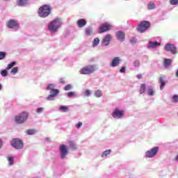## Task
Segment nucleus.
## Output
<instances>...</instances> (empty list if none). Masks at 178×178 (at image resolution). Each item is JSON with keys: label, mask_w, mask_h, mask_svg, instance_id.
<instances>
[{"label": "nucleus", "mask_w": 178, "mask_h": 178, "mask_svg": "<svg viewBox=\"0 0 178 178\" xmlns=\"http://www.w3.org/2000/svg\"><path fill=\"white\" fill-rule=\"evenodd\" d=\"M51 10L52 8L49 5L44 4L38 9V13L40 17L45 18L51 15Z\"/></svg>", "instance_id": "nucleus-1"}, {"label": "nucleus", "mask_w": 178, "mask_h": 178, "mask_svg": "<svg viewBox=\"0 0 178 178\" xmlns=\"http://www.w3.org/2000/svg\"><path fill=\"white\" fill-rule=\"evenodd\" d=\"M60 18H56L48 24V30L51 33H56L60 28Z\"/></svg>", "instance_id": "nucleus-2"}, {"label": "nucleus", "mask_w": 178, "mask_h": 178, "mask_svg": "<svg viewBox=\"0 0 178 178\" xmlns=\"http://www.w3.org/2000/svg\"><path fill=\"white\" fill-rule=\"evenodd\" d=\"M95 70H97V67H95V65H86L82 69H81L79 72L81 74H92V73H94Z\"/></svg>", "instance_id": "nucleus-3"}, {"label": "nucleus", "mask_w": 178, "mask_h": 178, "mask_svg": "<svg viewBox=\"0 0 178 178\" xmlns=\"http://www.w3.org/2000/svg\"><path fill=\"white\" fill-rule=\"evenodd\" d=\"M151 27V23L148 21H142L140 22L137 31L139 33H145V31H147V30Z\"/></svg>", "instance_id": "nucleus-4"}, {"label": "nucleus", "mask_w": 178, "mask_h": 178, "mask_svg": "<svg viewBox=\"0 0 178 178\" xmlns=\"http://www.w3.org/2000/svg\"><path fill=\"white\" fill-rule=\"evenodd\" d=\"M29 118V113L26 112H23L21 114L15 116V120L17 124H22V123H24L27 118Z\"/></svg>", "instance_id": "nucleus-5"}, {"label": "nucleus", "mask_w": 178, "mask_h": 178, "mask_svg": "<svg viewBox=\"0 0 178 178\" xmlns=\"http://www.w3.org/2000/svg\"><path fill=\"white\" fill-rule=\"evenodd\" d=\"M11 145L15 149H22L24 147L23 141L19 138H14L11 140Z\"/></svg>", "instance_id": "nucleus-6"}, {"label": "nucleus", "mask_w": 178, "mask_h": 178, "mask_svg": "<svg viewBox=\"0 0 178 178\" xmlns=\"http://www.w3.org/2000/svg\"><path fill=\"white\" fill-rule=\"evenodd\" d=\"M159 152V147H154L145 152V157L154 158V156H156V155H158Z\"/></svg>", "instance_id": "nucleus-7"}, {"label": "nucleus", "mask_w": 178, "mask_h": 178, "mask_svg": "<svg viewBox=\"0 0 178 178\" xmlns=\"http://www.w3.org/2000/svg\"><path fill=\"white\" fill-rule=\"evenodd\" d=\"M60 152L61 159H65L67 154H69L70 152L69 148H67V146H66L65 145L62 144L60 145Z\"/></svg>", "instance_id": "nucleus-8"}, {"label": "nucleus", "mask_w": 178, "mask_h": 178, "mask_svg": "<svg viewBox=\"0 0 178 178\" xmlns=\"http://www.w3.org/2000/svg\"><path fill=\"white\" fill-rule=\"evenodd\" d=\"M165 51H167V52H170L172 55H176L178 54L177 47L172 44H165Z\"/></svg>", "instance_id": "nucleus-9"}, {"label": "nucleus", "mask_w": 178, "mask_h": 178, "mask_svg": "<svg viewBox=\"0 0 178 178\" xmlns=\"http://www.w3.org/2000/svg\"><path fill=\"white\" fill-rule=\"evenodd\" d=\"M112 116L115 119H122L124 116V111L115 108L112 113Z\"/></svg>", "instance_id": "nucleus-10"}, {"label": "nucleus", "mask_w": 178, "mask_h": 178, "mask_svg": "<svg viewBox=\"0 0 178 178\" xmlns=\"http://www.w3.org/2000/svg\"><path fill=\"white\" fill-rule=\"evenodd\" d=\"M6 26L9 29H19L20 27V25L19 24V22L15 19H10L6 22Z\"/></svg>", "instance_id": "nucleus-11"}, {"label": "nucleus", "mask_w": 178, "mask_h": 178, "mask_svg": "<svg viewBox=\"0 0 178 178\" xmlns=\"http://www.w3.org/2000/svg\"><path fill=\"white\" fill-rule=\"evenodd\" d=\"M112 29V25L105 23L103 24L100 27L99 30V34H102V33H106V31H109Z\"/></svg>", "instance_id": "nucleus-12"}, {"label": "nucleus", "mask_w": 178, "mask_h": 178, "mask_svg": "<svg viewBox=\"0 0 178 178\" xmlns=\"http://www.w3.org/2000/svg\"><path fill=\"white\" fill-rule=\"evenodd\" d=\"M112 40V35L107 34L104 36L103 40H102V47H108L109 44H111V41Z\"/></svg>", "instance_id": "nucleus-13"}, {"label": "nucleus", "mask_w": 178, "mask_h": 178, "mask_svg": "<svg viewBox=\"0 0 178 178\" xmlns=\"http://www.w3.org/2000/svg\"><path fill=\"white\" fill-rule=\"evenodd\" d=\"M47 90H49L51 94L54 93L55 95H58V94H59V90L58 89L54 88V84H49L47 86Z\"/></svg>", "instance_id": "nucleus-14"}, {"label": "nucleus", "mask_w": 178, "mask_h": 178, "mask_svg": "<svg viewBox=\"0 0 178 178\" xmlns=\"http://www.w3.org/2000/svg\"><path fill=\"white\" fill-rule=\"evenodd\" d=\"M119 65H120V58L115 57L111 63V67H116V66H119Z\"/></svg>", "instance_id": "nucleus-15"}, {"label": "nucleus", "mask_w": 178, "mask_h": 178, "mask_svg": "<svg viewBox=\"0 0 178 178\" xmlns=\"http://www.w3.org/2000/svg\"><path fill=\"white\" fill-rule=\"evenodd\" d=\"M76 24H77L78 27L81 29L82 27H84V26H86L87 24V20H86L84 19H80L76 22Z\"/></svg>", "instance_id": "nucleus-16"}, {"label": "nucleus", "mask_w": 178, "mask_h": 178, "mask_svg": "<svg viewBox=\"0 0 178 178\" xmlns=\"http://www.w3.org/2000/svg\"><path fill=\"white\" fill-rule=\"evenodd\" d=\"M116 35H117L118 40H119L120 41H122V42L124 41V37H125L124 32L118 31V32H117Z\"/></svg>", "instance_id": "nucleus-17"}, {"label": "nucleus", "mask_w": 178, "mask_h": 178, "mask_svg": "<svg viewBox=\"0 0 178 178\" xmlns=\"http://www.w3.org/2000/svg\"><path fill=\"white\" fill-rule=\"evenodd\" d=\"M68 143L70 148L72 149V151H76V149H77V145L73 140H69Z\"/></svg>", "instance_id": "nucleus-18"}, {"label": "nucleus", "mask_w": 178, "mask_h": 178, "mask_svg": "<svg viewBox=\"0 0 178 178\" xmlns=\"http://www.w3.org/2000/svg\"><path fill=\"white\" fill-rule=\"evenodd\" d=\"M149 48H156V47H161V43L158 42L149 41Z\"/></svg>", "instance_id": "nucleus-19"}, {"label": "nucleus", "mask_w": 178, "mask_h": 178, "mask_svg": "<svg viewBox=\"0 0 178 178\" xmlns=\"http://www.w3.org/2000/svg\"><path fill=\"white\" fill-rule=\"evenodd\" d=\"M85 33L86 34V35L90 36L94 34V31H92V29L91 27H88L85 29Z\"/></svg>", "instance_id": "nucleus-20"}, {"label": "nucleus", "mask_w": 178, "mask_h": 178, "mask_svg": "<svg viewBox=\"0 0 178 178\" xmlns=\"http://www.w3.org/2000/svg\"><path fill=\"white\" fill-rule=\"evenodd\" d=\"M159 83H161V86H160L161 90H163V88L166 84V83L165 82V80L163 79V76L159 77Z\"/></svg>", "instance_id": "nucleus-21"}, {"label": "nucleus", "mask_w": 178, "mask_h": 178, "mask_svg": "<svg viewBox=\"0 0 178 178\" xmlns=\"http://www.w3.org/2000/svg\"><path fill=\"white\" fill-rule=\"evenodd\" d=\"M28 1L29 0H17V4L18 6H24Z\"/></svg>", "instance_id": "nucleus-22"}, {"label": "nucleus", "mask_w": 178, "mask_h": 178, "mask_svg": "<svg viewBox=\"0 0 178 178\" xmlns=\"http://www.w3.org/2000/svg\"><path fill=\"white\" fill-rule=\"evenodd\" d=\"M145 90H147V85L145 83L141 84L140 88V94H144V92H145Z\"/></svg>", "instance_id": "nucleus-23"}, {"label": "nucleus", "mask_w": 178, "mask_h": 178, "mask_svg": "<svg viewBox=\"0 0 178 178\" xmlns=\"http://www.w3.org/2000/svg\"><path fill=\"white\" fill-rule=\"evenodd\" d=\"M26 133L28 134V136H33L37 133V131L35 129H28L26 130Z\"/></svg>", "instance_id": "nucleus-24"}, {"label": "nucleus", "mask_w": 178, "mask_h": 178, "mask_svg": "<svg viewBox=\"0 0 178 178\" xmlns=\"http://www.w3.org/2000/svg\"><path fill=\"white\" fill-rule=\"evenodd\" d=\"M99 38H95L92 41V47H97V45L99 44Z\"/></svg>", "instance_id": "nucleus-25"}, {"label": "nucleus", "mask_w": 178, "mask_h": 178, "mask_svg": "<svg viewBox=\"0 0 178 178\" xmlns=\"http://www.w3.org/2000/svg\"><path fill=\"white\" fill-rule=\"evenodd\" d=\"M111 152H112V150L107 149L103 152L102 154V158H104V156H108V155L111 154Z\"/></svg>", "instance_id": "nucleus-26"}, {"label": "nucleus", "mask_w": 178, "mask_h": 178, "mask_svg": "<svg viewBox=\"0 0 178 178\" xmlns=\"http://www.w3.org/2000/svg\"><path fill=\"white\" fill-rule=\"evenodd\" d=\"M95 97H97V98H100V97H102V91L99 90H97L95 92Z\"/></svg>", "instance_id": "nucleus-27"}, {"label": "nucleus", "mask_w": 178, "mask_h": 178, "mask_svg": "<svg viewBox=\"0 0 178 178\" xmlns=\"http://www.w3.org/2000/svg\"><path fill=\"white\" fill-rule=\"evenodd\" d=\"M172 64V60L170 59H165L164 60V66H170V65Z\"/></svg>", "instance_id": "nucleus-28"}, {"label": "nucleus", "mask_w": 178, "mask_h": 178, "mask_svg": "<svg viewBox=\"0 0 178 178\" xmlns=\"http://www.w3.org/2000/svg\"><path fill=\"white\" fill-rule=\"evenodd\" d=\"M147 8L149 10H152V9H155V4L152 2L147 4Z\"/></svg>", "instance_id": "nucleus-29"}, {"label": "nucleus", "mask_w": 178, "mask_h": 178, "mask_svg": "<svg viewBox=\"0 0 178 178\" xmlns=\"http://www.w3.org/2000/svg\"><path fill=\"white\" fill-rule=\"evenodd\" d=\"M18 71L19 68L17 67H15L11 70L10 73L11 74H16Z\"/></svg>", "instance_id": "nucleus-30"}, {"label": "nucleus", "mask_w": 178, "mask_h": 178, "mask_svg": "<svg viewBox=\"0 0 178 178\" xmlns=\"http://www.w3.org/2000/svg\"><path fill=\"white\" fill-rule=\"evenodd\" d=\"M7 159L10 165H13V162H15V159L13 156H8L7 157Z\"/></svg>", "instance_id": "nucleus-31"}, {"label": "nucleus", "mask_w": 178, "mask_h": 178, "mask_svg": "<svg viewBox=\"0 0 178 178\" xmlns=\"http://www.w3.org/2000/svg\"><path fill=\"white\" fill-rule=\"evenodd\" d=\"M15 65H16V62H15V61L8 64V67H7V70L12 69L13 67V66H15Z\"/></svg>", "instance_id": "nucleus-32"}, {"label": "nucleus", "mask_w": 178, "mask_h": 178, "mask_svg": "<svg viewBox=\"0 0 178 178\" xmlns=\"http://www.w3.org/2000/svg\"><path fill=\"white\" fill-rule=\"evenodd\" d=\"M68 110H69L68 106H61L60 107V111H63V112H67Z\"/></svg>", "instance_id": "nucleus-33"}, {"label": "nucleus", "mask_w": 178, "mask_h": 178, "mask_svg": "<svg viewBox=\"0 0 178 178\" xmlns=\"http://www.w3.org/2000/svg\"><path fill=\"white\" fill-rule=\"evenodd\" d=\"M56 95H55V93H51L50 95L48 96L47 97V100L48 101H52V99H54V97H56Z\"/></svg>", "instance_id": "nucleus-34"}, {"label": "nucleus", "mask_w": 178, "mask_h": 178, "mask_svg": "<svg viewBox=\"0 0 178 178\" xmlns=\"http://www.w3.org/2000/svg\"><path fill=\"white\" fill-rule=\"evenodd\" d=\"M84 95H85V97H90V95H91V90H90L88 89L85 90Z\"/></svg>", "instance_id": "nucleus-35"}, {"label": "nucleus", "mask_w": 178, "mask_h": 178, "mask_svg": "<svg viewBox=\"0 0 178 178\" xmlns=\"http://www.w3.org/2000/svg\"><path fill=\"white\" fill-rule=\"evenodd\" d=\"M147 92L149 94V95H154V90L151 88H149L148 90H147Z\"/></svg>", "instance_id": "nucleus-36"}, {"label": "nucleus", "mask_w": 178, "mask_h": 178, "mask_svg": "<svg viewBox=\"0 0 178 178\" xmlns=\"http://www.w3.org/2000/svg\"><path fill=\"white\" fill-rule=\"evenodd\" d=\"M1 74L3 76V77H6V76H8V71L6 70H3L1 71Z\"/></svg>", "instance_id": "nucleus-37"}, {"label": "nucleus", "mask_w": 178, "mask_h": 178, "mask_svg": "<svg viewBox=\"0 0 178 178\" xmlns=\"http://www.w3.org/2000/svg\"><path fill=\"white\" fill-rule=\"evenodd\" d=\"M72 89V85L70 84H68L67 85L65 88H64V90L65 91H69Z\"/></svg>", "instance_id": "nucleus-38"}, {"label": "nucleus", "mask_w": 178, "mask_h": 178, "mask_svg": "<svg viewBox=\"0 0 178 178\" xmlns=\"http://www.w3.org/2000/svg\"><path fill=\"white\" fill-rule=\"evenodd\" d=\"M170 5H178V0H170Z\"/></svg>", "instance_id": "nucleus-39"}, {"label": "nucleus", "mask_w": 178, "mask_h": 178, "mask_svg": "<svg viewBox=\"0 0 178 178\" xmlns=\"http://www.w3.org/2000/svg\"><path fill=\"white\" fill-rule=\"evenodd\" d=\"M134 67H138V66H140V61L138 60H135L134 63Z\"/></svg>", "instance_id": "nucleus-40"}, {"label": "nucleus", "mask_w": 178, "mask_h": 178, "mask_svg": "<svg viewBox=\"0 0 178 178\" xmlns=\"http://www.w3.org/2000/svg\"><path fill=\"white\" fill-rule=\"evenodd\" d=\"M76 95V93L74 92H70L67 93V97L70 98H72V97H74Z\"/></svg>", "instance_id": "nucleus-41"}, {"label": "nucleus", "mask_w": 178, "mask_h": 178, "mask_svg": "<svg viewBox=\"0 0 178 178\" xmlns=\"http://www.w3.org/2000/svg\"><path fill=\"white\" fill-rule=\"evenodd\" d=\"M120 73H126V67H122L120 70Z\"/></svg>", "instance_id": "nucleus-42"}, {"label": "nucleus", "mask_w": 178, "mask_h": 178, "mask_svg": "<svg viewBox=\"0 0 178 178\" xmlns=\"http://www.w3.org/2000/svg\"><path fill=\"white\" fill-rule=\"evenodd\" d=\"M172 99H173L174 102H177V101H178V96L177 95H174L172 97Z\"/></svg>", "instance_id": "nucleus-43"}, {"label": "nucleus", "mask_w": 178, "mask_h": 178, "mask_svg": "<svg viewBox=\"0 0 178 178\" xmlns=\"http://www.w3.org/2000/svg\"><path fill=\"white\" fill-rule=\"evenodd\" d=\"M5 56H6V53L5 52H1V59H3V58H5Z\"/></svg>", "instance_id": "nucleus-44"}, {"label": "nucleus", "mask_w": 178, "mask_h": 178, "mask_svg": "<svg viewBox=\"0 0 178 178\" xmlns=\"http://www.w3.org/2000/svg\"><path fill=\"white\" fill-rule=\"evenodd\" d=\"M42 111H44V108L41 107V108H38L37 109V113H41V112H42Z\"/></svg>", "instance_id": "nucleus-45"}, {"label": "nucleus", "mask_w": 178, "mask_h": 178, "mask_svg": "<svg viewBox=\"0 0 178 178\" xmlns=\"http://www.w3.org/2000/svg\"><path fill=\"white\" fill-rule=\"evenodd\" d=\"M81 126H83V122H79L76 124L77 129H80V127H81Z\"/></svg>", "instance_id": "nucleus-46"}, {"label": "nucleus", "mask_w": 178, "mask_h": 178, "mask_svg": "<svg viewBox=\"0 0 178 178\" xmlns=\"http://www.w3.org/2000/svg\"><path fill=\"white\" fill-rule=\"evenodd\" d=\"M137 40L135 38H131V42H136Z\"/></svg>", "instance_id": "nucleus-47"}, {"label": "nucleus", "mask_w": 178, "mask_h": 178, "mask_svg": "<svg viewBox=\"0 0 178 178\" xmlns=\"http://www.w3.org/2000/svg\"><path fill=\"white\" fill-rule=\"evenodd\" d=\"M60 83H61L62 84H65V79L63 78H61L60 79Z\"/></svg>", "instance_id": "nucleus-48"}, {"label": "nucleus", "mask_w": 178, "mask_h": 178, "mask_svg": "<svg viewBox=\"0 0 178 178\" xmlns=\"http://www.w3.org/2000/svg\"><path fill=\"white\" fill-rule=\"evenodd\" d=\"M137 79H143V74H138L137 75Z\"/></svg>", "instance_id": "nucleus-49"}, {"label": "nucleus", "mask_w": 178, "mask_h": 178, "mask_svg": "<svg viewBox=\"0 0 178 178\" xmlns=\"http://www.w3.org/2000/svg\"><path fill=\"white\" fill-rule=\"evenodd\" d=\"M175 75L177 77H178V70H177Z\"/></svg>", "instance_id": "nucleus-50"}, {"label": "nucleus", "mask_w": 178, "mask_h": 178, "mask_svg": "<svg viewBox=\"0 0 178 178\" xmlns=\"http://www.w3.org/2000/svg\"><path fill=\"white\" fill-rule=\"evenodd\" d=\"M0 90H1V84H0Z\"/></svg>", "instance_id": "nucleus-51"}, {"label": "nucleus", "mask_w": 178, "mask_h": 178, "mask_svg": "<svg viewBox=\"0 0 178 178\" xmlns=\"http://www.w3.org/2000/svg\"><path fill=\"white\" fill-rule=\"evenodd\" d=\"M4 1H8V0H4Z\"/></svg>", "instance_id": "nucleus-52"}]
</instances>
